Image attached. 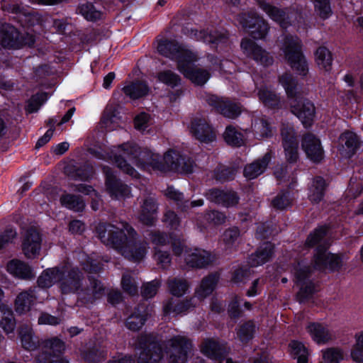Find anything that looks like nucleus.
I'll return each instance as SVG.
<instances>
[{
    "instance_id": "f257e3e1",
    "label": "nucleus",
    "mask_w": 363,
    "mask_h": 363,
    "mask_svg": "<svg viewBox=\"0 0 363 363\" xmlns=\"http://www.w3.org/2000/svg\"><path fill=\"white\" fill-rule=\"evenodd\" d=\"M96 230L101 242L115 249L128 260L138 262L147 254L148 243L145 240L138 241V233L126 222L118 225L99 223Z\"/></svg>"
},
{
    "instance_id": "f03ea898",
    "label": "nucleus",
    "mask_w": 363,
    "mask_h": 363,
    "mask_svg": "<svg viewBox=\"0 0 363 363\" xmlns=\"http://www.w3.org/2000/svg\"><path fill=\"white\" fill-rule=\"evenodd\" d=\"M109 157L118 168L133 177H137L138 173L128 160L143 170L166 172L160 155L148 150H141L136 145L124 143L113 147Z\"/></svg>"
},
{
    "instance_id": "7ed1b4c3",
    "label": "nucleus",
    "mask_w": 363,
    "mask_h": 363,
    "mask_svg": "<svg viewBox=\"0 0 363 363\" xmlns=\"http://www.w3.org/2000/svg\"><path fill=\"white\" fill-rule=\"evenodd\" d=\"M326 233L327 228L325 226L315 229L307 238L306 245L308 247L317 246L313 259L315 269L338 270L342 267V260L338 255L327 252L328 245L324 240Z\"/></svg>"
},
{
    "instance_id": "20e7f679",
    "label": "nucleus",
    "mask_w": 363,
    "mask_h": 363,
    "mask_svg": "<svg viewBox=\"0 0 363 363\" xmlns=\"http://www.w3.org/2000/svg\"><path fill=\"white\" fill-rule=\"evenodd\" d=\"M279 82L284 86L286 94L291 99V112L296 115L304 126H310L315 116V106L310 101H297L296 82L291 74L284 73L279 77Z\"/></svg>"
},
{
    "instance_id": "39448f33",
    "label": "nucleus",
    "mask_w": 363,
    "mask_h": 363,
    "mask_svg": "<svg viewBox=\"0 0 363 363\" xmlns=\"http://www.w3.org/2000/svg\"><path fill=\"white\" fill-rule=\"evenodd\" d=\"M301 40L296 35H284L281 50L284 54L285 59L298 74L306 76L308 72V65L302 52Z\"/></svg>"
},
{
    "instance_id": "423d86ee",
    "label": "nucleus",
    "mask_w": 363,
    "mask_h": 363,
    "mask_svg": "<svg viewBox=\"0 0 363 363\" xmlns=\"http://www.w3.org/2000/svg\"><path fill=\"white\" fill-rule=\"evenodd\" d=\"M191 349V340L184 335H174L164 342L169 363H185Z\"/></svg>"
},
{
    "instance_id": "0eeeda50",
    "label": "nucleus",
    "mask_w": 363,
    "mask_h": 363,
    "mask_svg": "<svg viewBox=\"0 0 363 363\" xmlns=\"http://www.w3.org/2000/svg\"><path fill=\"white\" fill-rule=\"evenodd\" d=\"M157 51L162 55L177 62V68L179 62L184 61L194 62L198 60V55L192 50L179 45L175 41L162 40L158 42Z\"/></svg>"
},
{
    "instance_id": "6e6552de",
    "label": "nucleus",
    "mask_w": 363,
    "mask_h": 363,
    "mask_svg": "<svg viewBox=\"0 0 363 363\" xmlns=\"http://www.w3.org/2000/svg\"><path fill=\"white\" fill-rule=\"evenodd\" d=\"M138 345L141 350L138 357V363H159L162 359V347L152 335L140 336Z\"/></svg>"
},
{
    "instance_id": "1a4fd4ad",
    "label": "nucleus",
    "mask_w": 363,
    "mask_h": 363,
    "mask_svg": "<svg viewBox=\"0 0 363 363\" xmlns=\"http://www.w3.org/2000/svg\"><path fill=\"white\" fill-rule=\"evenodd\" d=\"M237 20L243 28L250 30L251 35L255 39L264 38L269 29L265 20L254 11L241 13L238 16Z\"/></svg>"
},
{
    "instance_id": "9d476101",
    "label": "nucleus",
    "mask_w": 363,
    "mask_h": 363,
    "mask_svg": "<svg viewBox=\"0 0 363 363\" xmlns=\"http://www.w3.org/2000/svg\"><path fill=\"white\" fill-rule=\"evenodd\" d=\"M82 280L83 274L78 268L68 269L66 267H60L58 287L62 294H77Z\"/></svg>"
},
{
    "instance_id": "9b49d317",
    "label": "nucleus",
    "mask_w": 363,
    "mask_h": 363,
    "mask_svg": "<svg viewBox=\"0 0 363 363\" xmlns=\"http://www.w3.org/2000/svg\"><path fill=\"white\" fill-rule=\"evenodd\" d=\"M35 40L32 35L26 34L25 36L9 24H1V46L13 49L21 48L23 45L31 46Z\"/></svg>"
},
{
    "instance_id": "f8f14e48",
    "label": "nucleus",
    "mask_w": 363,
    "mask_h": 363,
    "mask_svg": "<svg viewBox=\"0 0 363 363\" xmlns=\"http://www.w3.org/2000/svg\"><path fill=\"white\" fill-rule=\"evenodd\" d=\"M89 284L84 287H80L77 292V302L82 305L93 304L101 298L105 293L103 284L92 275L88 277Z\"/></svg>"
},
{
    "instance_id": "ddd939ff",
    "label": "nucleus",
    "mask_w": 363,
    "mask_h": 363,
    "mask_svg": "<svg viewBox=\"0 0 363 363\" xmlns=\"http://www.w3.org/2000/svg\"><path fill=\"white\" fill-rule=\"evenodd\" d=\"M311 273V269L309 266L301 267L298 264V267L295 269L296 283L300 287L297 299L300 303L307 301L316 291L315 284L309 279Z\"/></svg>"
},
{
    "instance_id": "4468645a",
    "label": "nucleus",
    "mask_w": 363,
    "mask_h": 363,
    "mask_svg": "<svg viewBox=\"0 0 363 363\" xmlns=\"http://www.w3.org/2000/svg\"><path fill=\"white\" fill-rule=\"evenodd\" d=\"M282 145L286 160L290 163L298 159V141L294 127L289 123H283L281 128Z\"/></svg>"
},
{
    "instance_id": "2eb2a0df",
    "label": "nucleus",
    "mask_w": 363,
    "mask_h": 363,
    "mask_svg": "<svg viewBox=\"0 0 363 363\" xmlns=\"http://www.w3.org/2000/svg\"><path fill=\"white\" fill-rule=\"evenodd\" d=\"M241 48L247 57L264 67H268L273 64L272 56L250 39H243L241 42Z\"/></svg>"
},
{
    "instance_id": "dca6fc26",
    "label": "nucleus",
    "mask_w": 363,
    "mask_h": 363,
    "mask_svg": "<svg viewBox=\"0 0 363 363\" xmlns=\"http://www.w3.org/2000/svg\"><path fill=\"white\" fill-rule=\"evenodd\" d=\"M103 172L106 175V191L112 198L119 199L130 196V187L118 179L109 167H104Z\"/></svg>"
},
{
    "instance_id": "f3484780",
    "label": "nucleus",
    "mask_w": 363,
    "mask_h": 363,
    "mask_svg": "<svg viewBox=\"0 0 363 363\" xmlns=\"http://www.w3.org/2000/svg\"><path fill=\"white\" fill-rule=\"evenodd\" d=\"M206 101L210 106L214 107L218 112L228 118H235L241 113L240 104L228 99L211 95L208 96Z\"/></svg>"
},
{
    "instance_id": "a211bd4d",
    "label": "nucleus",
    "mask_w": 363,
    "mask_h": 363,
    "mask_svg": "<svg viewBox=\"0 0 363 363\" xmlns=\"http://www.w3.org/2000/svg\"><path fill=\"white\" fill-rule=\"evenodd\" d=\"M42 238L40 233L33 228L28 229L22 240V250L28 259H35L40 255Z\"/></svg>"
},
{
    "instance_id": "6ab92c4d",
    "label": "nucleus",
    "mask_w": 363,
    "mask_h": 363,
    "mask_svg": "<svg viewBox=\"0 0 363 363\" xmlns=\"http://www.w3.org/2000/svg\"><path fill=\"white\" fill-rule=\"evenodd\" d=\"M301 146L307 157L313 162L318 163L323 159L324 151L320 140L313 134L307 133L304 135Z\"/></svg>"
},
{
    "instance_id": "aec40b11",
    "label": "nucleus",
    "mask_w": 363,
    "mask_h": 363,
    "mask_svg": "<svg viewBox=\"0 0 363 363\" xmlns=\"http://www.w3.org/2000/svg\"><path fill=\"white\" fill-rule=\"evenodd\" d=\"M190 131L201 143H209L216 139L215 131L204 118H195L191 121Z\"/></svg>"
},
{
    "instance_id": "412c9836",
    "label": "nucleus",
    "mask_w": 363,
    "mask_h": 363,
    "mask_svg": "<svg viewBox=\"0 0 363 363\" xmlns=\"http://www.w3.org/2000/svg\"><path fill=\"white\" fill-rule=\"evenodd\" d=\"M184 33L192 39L203 41L212 46L224 43L228 39V35L225 33L218 31L213 33L211 30L208 31V30H198L194 28H185Z\"/></svg>"
},
{
    "instance_id": "4be33fe9",
    "label": "nucleus",
    "mask_w": 363,
    "mask_h": 363,
    "mask_svg": "<svg viewBox=\"0 0 363 363\" xmlns=\"http://www.w3.org/2000/svg\"><path fill=\"white\" fill-rule=\"evenodd\" d=\"M259 7L264 11L273 21L277 22L282 28H286L290 24L291 16L289 9H280L270 4L265 0H257Z\"/></svg>"
},
{
    "instance_id": "5701e85b",
    "label": "nucleus",
    "mask_w": 363,
    "mask_h": 363,
    "mask_svg": "<svg viewBox=\"0 0 363 363\" xmlns=\"http://www.w3.org/2000/svg\"><path fill=\"white\" fill-rule=\"evenodd\" d=\"M206 197L210 201L227 208L235 206L239 202L237 193L231 190L211 189L206 193Z\"/></svg>"
},
{
    "instance_id": "b1692460",
    "label": "nucleus",
    "mask_w": 363,
    "mask_h": 363,
    "mask_svg": "<svg viewBox=\"0 0 363 363\" xmlns=\"http://www.w3.org/2000/svg\"><path fill=\"white\" fill-rule=\"evenodd\" d=\"M186 265L192 268H203L211 264L215 260V256L210 252L201 249L185 252Z\"/></svg>"
},
{
    "instance_id": "393cba45",
    "label": "nucleus",
    "mask_w": 363,
    "mask_h": 363,
    "mask_svg": "<svg viewBox=\"0 0 363 363\" xmlns=\"http://www.w3.org/2000/svg\"><path fill=\"white\" fill-rule=\"evenodd\" d=\"M192 63L188 61L182 63V61H180L178 69L194 84L202 86L210 78L209 71L203 68H192L191 67Z\"/></svg>"
},
{
    "instance_id": "a878e982",
    "label": "nucleus",
    "mask_w": 363,
    "mask_h": 363,
    "mask_svg": "<svg viewBox=\"0 0 363 363\" xmlns=\"http://www.w3.org/2000/svg\"><path fill=\"white\" fill-rule=\"evenodd\" d=\"M306 330L313 340L318 345L326 344L335 337L334 333L328 326L323 323H309L306 327Z\"/></svg>"
},
{
    "instance_id": "bb28decb",
    "label": "nucleus",
    "mask_w": 363,
    "mask_h": 363,
    "mask_svg": "<svg viewBox=\"0 0 363 363\" xmlns=\"http://www.w3.org/2000/svg\"><path fill=\"white\" fill-rule=\"evenodd\" d=\"M139 220L143 224L152 225L156 220L157 215V203L152 196H147L143 201L140 206Z\"/></svg>"
},
{
    "instance_id": "cd10ccee",
    "label": "nucleus",
    "mask_w": 363,
    "mask_h": 363,
    "mask_svg": "<svg viewBox=\"0 0 363 363\" xmlns=\"http://www.w3.org/2000/svg\"><path fill=\"white\" fill-rule=\"evenodd\" d=\"M196 305L195 297L182 301L171 298L164 303L163 311L166 315L185 314L189 310L194 308Z\"/></svg>"
},
{
    "instance_id": "c85d7f7f",
    "label": "nucleus",
    "mask_w": 363,
    "mask_h": 363,
    "mask_svg": "<svg viewBox=\"0 0 363 363\" xmlns=\"http://www.w3.org/2000/svg\"><path fill=\"white\" fill-rule=\"evenodd\" d=\"M274 250V245L272 242H264L254 253L249 256L248 264L250 267H257L265 264L272 258Z\"/></svg>"
},
{
    "instance_id": "c756f323",
    "label": "nucleus",
    "mask_w": 363,
    "mask_h": 363,
    "mask_svg": "<svg viewBox=\"0 0 363 363\" xmlns=\"http://www.w3.org/2000/svg\"><path fill=\"white\" fill-rule=\"evenodd\" d=\"M340 147L339 151L342 156L350 158L352 157L359 147L357 135L352 132L342 133L339 138Z\"/></svg>"
},
{
    "instance_id": "7c9ffc66",
    "label": "nucleus",
    "mask_w": 363,
    "mask_h": 363,
    "mask_svg": "<svg viewBox=\"0 0 363 363\" xmlns=\"http://www.w3.org/2000/svg\"><path fill=\"white\" fill-rule=\"evenodd\" d=\"M270 160L271 155L269 152H267L262 158L247 164L243 171L244 176L247 179L257 178L266 170Z\"/></svg>"
},
{
    "instance_id": "2f4dec72",
    "label": "nucleus",
    "mask_w": 363,
    "mask_h": 363,
    "mask_svg": "<svg viewBox=\"0 0 363 363\" xmlns=\"http://www.w3.org/2000/svg\"><path fill=\"white\" fill-rule=\"evenodd\" d=\"M19 337L22 347L25 350L33 351L38 347V338L35 335L33 328L30 325H23L20 327Z\"/></svg>"
},
{
    "instance_id": "473e14b6",
    "label": "nucleus",
    "mask_w": 363,
    "mask_h": 363,
    "mask_svg": "<svg viewBox=\"0 0 363 363\" xmlns=\"http://www.w3.org/2000/svg\"><path fill=\"white\" fill-rule=\"evenodd\" d=\"M42 348L40 354H45L47 358H51L52 356L62 355L65 350V344L57 337H53L43 341Z\"/></svg>"
},
{
    "instance_id": "72a5a7b5",
    "label": "nucleus",
    "mask_w": 363,
    "mask_h": 363,
    "mask_svg": "<svg viewBox=\"0 0 363 363\" xmlns=\"http://www.w3.org/2000/svg\"><path fill=\"white\" fill-rule=\"evenodd\" d=\"M7 271L14 277L22 279H30L34 277L30 267L18 259H13L8 263Z\"/></svg>"
},
{
    "instance_id": "f704fd0d",
    "label": "nucleus",
    "mask_w": 363,
    "mask_h": 363,
    "mask_svg": "<svg viewBox=\"0 0 363 363\" xmlns=\"http://www.w3.org/2000/svg\"><path fill=\"white\" fill-rule=\"evenodd\" d=\"M36 297L35 289L30 288L26 291L21 292L15 301V308L17 313H24L28 311L33 304Z\"/></svg>"
},
{
    "instance_id": "c9c22d12",
    "label": "nucleus",
    "mask_w": 363,
    "mask_h": 363,
    "mask_svg": "<svg viewBox=\"0 0 363 363\" xmlns=\"http://www.w3.org/2000/svg\"><path fill=\"white\" fill-rule=\"evenodd\" d=\"M147 320V313L143 306L139 307L128 317L125 321L126 327L133 331L139 330Z\"/></svg>"
},
{
    "instance_id": "e433bc0d",
    "label": "nucleus",
    "mask_w": 363,
    "mask_h": 363,
    "mask_svg": "<svg viewBox=\"0 0 363 363\" xmlns=\"http://www.w3.org/2000/svg\"><path fill=\"white\" fill-rule=\"evenodd\" d=\"M60 267L49 268L43 271L38 279V284L40 288H49L54 284H59Z\"/></svg>"
},
{
    "instance_id": "4c0bfd02",
    "label": "nucleus",
    "mask_w": 363,
    "mask_h": 363,
    "mask_svg": "<svg viewBox=\"0 0 363 363\" xmlns=\"http://www.w3.org/2000/svg\"><path fill=\"white\" fill-rule=\"evenodd\" d=\"M169 292L174 296L182 297L186 294L189 284L185 279L171 277L167 281Z\"/></svg>"
},
{
    "instance_id": "58836bf2",
    "label": "nucleus",
    "mask_w": 363,
    "mask_h": 363,
    "mask_svg": "<svg viewBox=\"0 0 363 363\" xmlns=\"http://www.w3.org/2000/svg\"><path fill=\"white\" fill-rule=\"evenodd\" d=\"M218 280V277L216 274H211L204 277L199 289L195 292L196 297L199 299H203L209 296L214 290Z\"/></svg>"
},
{
    "instance_id": "ea45409f",
    "label": "nucleus",
    "mask_w": 363,
    "mask_h": 363,
    "mask_svg": "<svg viewBox=\"0 0 363 363\" xmlns=\"http://www.w3.org/2000/svg\"><path fill=\"white\" fill-rule=\"evenodd\" d=\"M124 94L132 99L145 96L149 92L147 84L143 82H132L123 88Z\"/></svg>"
},
{
    "instance_id": "a19ab883",
    "label": "nucleus",
    "mask_w": 363,
    "mask_h": 363,
    "mask_svg": "<svg viewBox=\"0 0 363 363\" xmlns=\"http://www.w3.org/2000/svg\"><path fill=\"white\" fill-rule=\"evenodd\" d=\"M326 185L323 178L315 177L309 189L308 199L313 203L320 202L325 194Z\"/></svg>"
},
{
    "instance_id": "79ce46f5",
    "label": "nucleus",
    "mask_w": 363,
    "mask_h": 363,
    "mask_svg": "<svg viewBox=\"0 0 363 363\" xmlns=\"http://www.w3.org/2000/svg\"><path fill=\"white\" fill-rule=\"evenodd\" d=\"M315 62L320 69L329 72L332 69L333 57L329 50L325 47H320L315 53Z\"/></svg>"
},
{
    "instance_id": "37998d69",
    "label": "nucleus",
    "mask_w": 363,
    "mask_h": 363,
    "mask_svg": "<svg viewBox=\"0 0 363 363\" xmlns=\"http://www.w3.org/2000/svg\"><path fill=\"white\" fill-rule=\"evenodd\" d=\"M252 128L257 139L269 138L272 134L270 124L264 118L255 119L252 125Z\"/></svg>"
},
{
    "instance_id": "c03bdc74",
    "label": "nucleus",
    "mask_w": 363,
    "mask_h": 363,
    "mask_svg": "<svg viewBox=\"0 0 363 363\" xmlns=\"http://www.w3.org/2000/svg\"><path fill=\"white\" fill-rule=\"evenodd\" d=\"M107 351L104 348L94 346L82 352V357L88 362L98 363L106 359Z\"/></svg>"
},
{
    "instance_id": "a18cd8bd",
    "label": "nucleus",
    "mask_w": 363,
    "mask_h": 363,
    "mask_svg": "<svg viewBox=\"0 0 363 363\" xmlns=\"http://www.w3.org/2000/svg\"><path fill=\"white\" fill-rule=\"evenodd\" d=\"M1 328L6 334L13 333L16 328L13 312L4 305H1Z\"/></svg>"
},
{
    "instance_id": "49530a36",
    "label": "nucleus",
    "mask_w": 363,
    "mask_h": 363,
    "mask_svg": "<svg viewBox=\"0 0 363 363\" xmlns=\"http://www.w3.org/2000/svg\"><path fill=\"white\" fill-rule=\"evenodd\" d=\"M60 202L66 208L74 211H82L85 207V203L79 196L72 194H65L61 196Z\"/></svg>"
},
{
    "instance_id": "de8ad7c7",
    "label": "nucleus",
    "mask_w": 363,
    "mask_h": 363,
    "mask_svg": "<svg viewBox=\"0 0 363 363\" xmlns=\"http://www.w3.org/2000/svg\"><path fill=\"white\" fill-rule=\"evenodd\" d=\"M258 96L262 103L269 108L276 107L279 102L278 96L266 86L261 87L258 91Z\"/></svg>"
},
{
    "instance_id": "09e8293b",
    "label": "nucleus",
    "mask_w": 363,
    "mask_h": 363,
    "mask_svg": "<svg viewBox=\"0 0 363 363\" xmlns=\"http://www.w3.org/2000/svg\"><path fill=\"white\" fill-rule=\"evenodd\" d=\"M79 12L84 18L90 21H96L102 17V13L100 10L91 3H85L80 5L78 8Z\"/></svg>"
},
{
    "instance_id": "8fccbe9b",
    "label": "nucleus",
    "mask_w": 363,
    "mask_h": 363,
    "mask_svg": "<svg viewBox=\"0 0 363 363\" xmlns=\"http://www.w3.org/2000/svg\"><path fill=\"white\" fill-rule=\"evenodd\" d=\"M223 137L225 141L228 145L232 146L240 147L244 143L242 134L237 131L236 129L232 125H228L226 127L223 133Z\"/></svg>"
},
{
    "instance_id": "3c124183",
    "label": "nucleus",
    "mask_w": 363,
    "mask_h": 363,
    "mask_svg": "<svg viewBox=\"0 0 363 363\" xmlns=\"http://www.w3.org/2000/svg\"><path fill=\"white\" fill-rule=\"evenodd\" d=\"M292 354L298 363H308V350L304 345L298 341H291L289 344Z\"/></svg>"
},
{
    "instance_id": "603ef678",
    "label": "nucleus",
    "mask_w": 363,
    "mask_h": 363,
    "mask_svg": "<svg viewBox=\"0 0 363 363\" xmlns=\"http://www.w3.org/2000/svg\"><path fill=\"white\" fill-rule=\"evenodd\" d=\"M160 82L164 83L171 87H175L180 84V77L171 70H164L157 74Z\"/></svg>"
},
{
    "instance_id": "864d4df0",
    "label": "nucleus",
    "mask_w": 363,
    "mask_h": 363,
    "mask_svg": "<svg viewBox=\"0 0 363 363\" xmlns=\"http://www.w3.org/2000/svg\"><path fill=\"white\" fill-rule=\"evenodd\" d=\"M181 155L179 152L173 150H168L162 157L164 163L165 164L166 171L174 170L178 169L179 166Z\"/></svg>"
},
{
    "instance_id": "5fc2aeb1",
    "label": "nucleus",
    "mask_w": 363,
    "mask_h": 363,
    "mask_svg": "<svg viewBox=\"0 0 363 363\" xmlns=\"http://www.w3.org/2000/svg\"><path fill=\"white\" fill-rule=\"evenodd\" d=\"M355 345L351 350V357L357 363L363 362V331L355 335Z\"/></svg>"
},
{
    "instance_id": "6e6d98bb",
    "label": "nucleus",
    "mask_w": 363,
    "mask_h": 363,
    "mask_svg": "<svg viewBox=\"0 0 363 363\" xmlns=\"http://www.w3.org/2000/svg\"><path fill=\"white\" fill-rule=\"evenodd\" d=\"M121 286L123 291L130 295H135L138 294V287L135 278L128 272L125 271L122 276Z\"/></svg>"
},
{
    "instance_id": "4d7b16f0",
    "label": "nucleus",
    "mask_w": 363,
    "mask_h": 363,
    "mask_svg": "<svg viewBox=\"0 0 363 363\" xmlns=\"http://www.w3.org/2000/svg\"><path fill=\"white\" fill-rule=\"evenodd\" d=\"M324 363H339L343 359V352L341 349L330 347L322 351Z\"/></svg>"
},
{
    "instance_id": "13d9d810",
    "label": "nucleus",
    "mask_w": 363,
    "mask_h": 363,
    "mask_svg": "<svg viewBox=\"0 0 363 363\" xmlns=\"http://www.w3.org/2000/svg\"><path fill=\"white\" fill-rule=\"evenodd\" d=\"M255 331V324L249 321L240 326L238 331V336L242 342H247L252 338Z\"/></svg>"
},
{
    "instance_id": "bf43d9fd",
    "label": "nucleus",
    "mask_w": 363,
    "mask_h": 363,
    "mask_svg": "<svg viewBox=\"0 0 363 363\" xmlns=\"http://www.w3.org/2000/svg\"><path fill=\"white\" fill-rule=\"evenodd\" d=\"M235 174V169L233 167L220 166L215 170L216 179L220 182L233 179Z\"/></svg>"
},
{
    "instance_id": "052dcab7",
    "label": "nucleus",
    "mask_w": 363,
    "mask_h": 363,
    "mask_svg": "<svg viewBox=\"0 0 363 363\" xmlns=\"http://www.w3.org/2000/svg\"><path fill=\"white\" fill-rule=\"evenodd\" d=\"M47 100L48 94L46 93H38L33 95L28 101V111L30 113L37 111Z\"/></svg>"
},
{
    "instance_id": "680f3d73",
    "label": "nucleus",
    "mask_w": 363,
    "mask_h": 363,
    "mask_svg": "<svg viewBox=\"0 0 363 363\" xmlns=\"http://www.w3.org/2000/svg\"><path fill=\"white\" fill-rule=\"evenodd\" d=\"M315 9L323 19L328 18L332 13L328 0H312Z\"/></svg>"
},
{
    "instance_id": "e2e57ef3",
    "label": "nucleus",
    "mask_w": 363,
    "mask_h": 363,
    "mask_svg": "<svg viewBox=\"0 0 363 363\" xmlns=\"http://www.w3.org/2000/svg\"><path fill=\"white\" fill-rule=\"evenodd\" d=\"M160 285V281L157 279L146 283L142 288V296L146 299L152 298L157 294Z\"/></svg>"
},
{
    "instance_id": "0e129e2a",
    "label": "nucleus",
    "mask_w": 363,
    "mask_h": 363,
    "mask_svg": "<svg viewBox=\"0 0 363 363\" xmlns=\"http://www.w3.org/2000/svg\"><path fill=\"white\" fill-rule=\"evenodd\" d=\"M154 258L157 262V265L163 269H167L171 264L170 255L167 252L156 250V247H154Z\"/></svg>"
},
{
    "instance_id": "69168bd1",
    "label": "nucleus",
    "mask_w": 363,
    "mask_h": 363,
    "mask_svg": "<svg viewBox=\"0 0 363 363\" xmlns=\"http://www.w3.org/2000/svg\"><path fill=\"white\" fill-rule=\"evenodd\" d=\"M150 240L155 245L156 250H157L158 247L164 246L170 242V235L168 236L167 234L160 231H152L150 234Z\"/></svg>"
},
{
    "instance_id": "338daca9",
    "label": "nucleus",
    "mask_w": 363,
    "mask_h": 363,
    "mask_svg": "<svg viewBox=\"0 0 363 363\" xmlns=\"http://www.w3.org/2000/svg\"><path fill=\"white\" fill-rule=\"evenodd\" d=\"M291 200L289 193L281 192L272 201L274 208L283 210L290 206Z\"/></svg>"
},
{
    "instance_id": "774afa93",
    "label": "nucleus",
    "mask_w": 363,
    "mask_h": 363,
    "mask_svg": "<svg viewBox=\"0 0 363 363\" xmlns=\"http://www.w3.org/2000/svg\"><path fill=\"white\" fill-rule=\"evenodd\" d=\"M165 194L169 199L176 201L177 205L180 206L181 207H182V208L189 207V206H188L189 201H183V199H184L183 194L178 191L177 190H176L174 187L169 186L166 190Z\"/></svg>"
}]
</instances>
